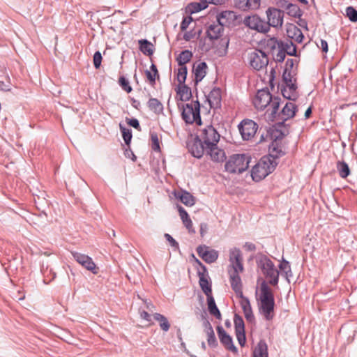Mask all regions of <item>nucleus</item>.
I'll use <instances>...</instances> for the list:
<instances>
[{
  "label": "nucleus",
  "mask_w": 357,
  "mask_h": 357,
  "mask_svg": "<svg viewBox=\"0 0 357 357\" xmlns=\"http://www.w3.org/2000/svg\"><path fill=\"white\" fill-rule=\"evenodd\" d=\"M119 83L121 88L127 93H130L132 91V89L130 86L128 80L125 77H120L119 79Z\"/></svg>",
  "instance_id": "nucleus-45"
},
{
  "label": "nucleus",
  "mask_w": 357,
  "mask_h": 357,
  "mask_svg": "<svg viewBox=\"0 0 357 357\" xmlns=\"http://www.w3.org/2000/svg\"><path fill=\"white\" fill-rule=\"evenodd\" d=\"M151 148L155 151H160V142L158 134L153 132L151 135Z\"/></svg>",
  "instance_id": "nucleus-43"
},
{
  "label": "nucleus",
  "mask_w": 357,
  "mask_h": 357,
  "mask_svg": "<svg viewBox=\"0 0 357 357\" xmlns=\"http://www.w3.org/2000/svg\"><path fill=\"white\" fill-rule=\"evenodd\" d=\"M282 79L286 84V86L291 90L296 89V78L292 75L291 72L287 68L284 69L282 74Z\"/></svg>",
  "instance_id": "nucleus-28"
},
{
  "label": "nucleus",
  "mask_w": 357,
  "mask_h": 357,
  "mask_svg": "<svg viewBox=\"0 0 357 357\" xmlns=\"http://www.w3.org/2000/svg\"><path fill=\"white\" fill-rule=\"evenodd\" d=\"M177 208L183 224L185 225L189 232L195 233V231L193 229L192 222L187 211L179 205L177 206Z\"/></svg>",
  "instance_id": "nucleus-23"
},
{
  "label": "nucleus",
  "mask_w": 357,
  "mask_h": 357,
  "mask_svg": "<svg viewBox=\"0 0 357 357\" xmlns=\"http://www.w3.org/2000/svg\"><path fill=\"white\" fill-rule=\"evenodd\" d=\"M207 65L205 62H200L193 66V73L195 75V81L197 84L202 81L206 75Z\"/></svg>",
  "instance_id": "nucleus-22"
},
{
  "label": "nucleus",
  "mask_w": 357,
  "mask_h": 357,
  "mask_svg": "<svg viewBox=\"0 0 357 357\" xmlns=\"http://www.w3.org/2000/svg\"><path fill=\"white\" fill-rule=\"evenodd\" d=\"M102 55L100 52H96L93 55V65L98 69L100 68L102 62Z\"/></svg>",
  "instance_id": "nucleus-53"
},
{
  "label": "nucleus",
  "mask_w": 357,
  "mask_h": 357,
  "mask_svg": "<svg viewBox=\"0 0 357 357\" xmlns=\"http://www.w3.org/2000/svg\"><path fill=\"white\" fill-rule=\"evenodd\" d=\"M199 283L202 290L204 291L206 296L212 295L211 285L208 280L204 276V275H202L199 277Z\"/></svg>",
  "instance_id": "nucleus-37"
},
{
  "label": "nucleus",
  "mask_w": 357,
  "mask_h": 357,
  "mask_svg": "<svg viewBox=\"0 0 357 357\" xmlns=\"http://www.w3.org/2000/svg\"><path fill=\"white\" fill-rule=\"evenodd\" d=\"M243 22L246 26L258 32L266 33L269 31L268 24L266 22L257 15L245 17Z\"/></svg>",
  "instance_id": "nucleus-9"
},
{
  "label": "nucleus",
  "mask_w": 357,
  "mask_h": 357,
  "mask_svg": "<svg viewBox=\"0 0 357 357\" xmlns=\"http://www.w3.org/2000/svg\"><path fill=\"white\" fill-rule=\"evenodd\" d=\"M234 5L236 8L242 10H248V0H234Z\"/></svg>",
  "instance_id": "nucleus-48"
},
{
  "label": "nucleus",
  "mask_w": 357,
  "mask_h": 357,
  "mask_svg": "<svg viewBox=\"0 0 357 357\" xmlns=\"http://www.w3.org/2000/svg\"><path fill=\"white\" fill-rule=\"evenodd\" d=\"M250 157L245 154L231 155L225 165V171L229 174H241L249 166Z\"/></svg>",
  "instance_id": "nucleus-4"
},
{
  "label": "nucleus",
  "mask_w": 357,
  "mask_h": 357,
  "mask_svg": "<svg viewBox=\"0 0 357 357\" xmlns=\"http://www.w3.org/2000/svg\"><path fill=\"white\" fill-rule=\"evenodd\" d=\"M208 100L211 107H218L221 101V91L219 89H213L208 96Z\"/></svg>",
  "instance_id": "nucleus-29"
},
{
  "label": "nucleus",
  "mask_w": 357,
  "mask_h": 357,
  "mask_svg": "<svg viewBox=\"0 0 357 357\" xmlns=\"http://www.w3.org/2000/svg\"><path fill=\"white\" fill-rule=\"evenodd\" d=\"M236 336L237 340L238 342V344L241 347H243L246 342L245 331H236Z\"/></svg>",
  "instance_id": "nucleus-52"
},
{
  "label": "nucleus",
  "mask_w": 357,
  "mask_h": 357,
  "mask_svg": "<svg viewBox=\"0 0 357 357\" xmlns=\"http://www.w3.org/2000/svg\"><path fill=\"white\" fill-rule=\"evenodd\" d=\"M147 105L150 110L157 114H160L163 112V105L157 98H150Z\"/></svg>",
  "instance_id": "nucleus-34"
},
{
  "label": "nucleus",
  "mask_w": 357,
  "mask_h": 357,
  "mask_svg": "<svg viewBox=\"0 0 357 357\" xmlns=\"http://www.w3.org/2000/svg\"><path fill=\"white\" fill-rule=\"evenodd\" d=\"M198 255L206 263H213L218 259V253L217 251L211 249L206 245H201L197 248Z\"/></svg>",
  "instance_id": "nucleus-16"
},
{
  "label": "nucleus",
  "mask_w": 357,
  "mask_h": 357,
  "mask_svg": "<svg viewBox=\"0 0 357 357\" xmlns=\"http://www.w3.org/2000/svg\"><path fill=\"white\" fill-rule=\"evenodd\" d=\"M277 162L271 157H263L252 167L251 176L255 181H260L274 171Z\"/></svg>",
  "instance_id": "nucleus-3"
},
{
  "label": "nucleus",
  "mask_w": 357,
  "mask_h": 357,
  "mask_svg": "<svg viewBox=\"0 0 357 357\" xmlns=\"http://www.w3.org/2000/svg\"><path fill=\"white\" fill-rule=\"evenodd\" d=\"M139 50L141 52L148 56L153 54V44L147 40H139Z\"/></svg>",
  "instance_id": "nucleus-35"
},
{
  "label": "nucleus",
  "mask_w": 357,
  "mask_h": 357,
  "mask_svg": "<svg viewBox=\"0 0 357 357\" xmlns=\"http://www.w3.org/2000/svg\"><path fill=\"white\" fill-rule=\"evenodd\" d=\"M187 76L186 66H179L177 73V81L178 84H184Z\"/></svg>",
  "instance_id": "nucleus-41"
},
{
  "label": "nucleus",
  "mask_w": 357,
  "mask_h": 357,
  "mask_svg": "<svg viewBox=\"0 0 357 357\" xmlns=\"http://www.w3.org/2000/svg\"><path fill=\"white\" fill-rule=\"evenodd\" d=\"M282 134L279 133V136H277L276 139L272 142L269 146L270 155L268 157H271L272 159L275 160V158L284 155L285 148L282 144Z\"/></svg>",
  "instance_id": "nucleus-14"
},
{
  "label": "nucleus",
  "mask_w": 357,
  "mask_h": 357,
  "mask_svg": "<svg viewBox=\"0 0 357 357\" xmlns=\"http://www.w3.org/2000/svg\"><path fill=\"white\" fill-rule=\"evenodd\" d=\"M165 237L166 238L167 241H168L169 242V243L172 245V246H176L178 245V243L177 242L168 234H165Z\"/></svg>",
  "instance_id": "nucleus-63"
},
{
  "label": "nucleus",
  "mask_w": 357,
  "mask_h": 357,
  "mask_svg": "<svg viewBox=\"0 0 357 357\" xmlns=\"http://www.w3.org/2000/svg\"><path fill=\"white\" fill-rule=\"evenodd\" d=\"M181 116L188 124L196 123L201 125L200 105L198 101H192L181 106Z\"/></svg>",
  "instance_id": "nucleus-5"
},
{
  "label": "nucleus",
  "mask_w": 357,
  "mask_h": 357,
  "mask_svg": "<svg viewBox=\"0 0 357 357\" xmlns=\"http://www.w3.org/2000/svg\"><path fill=\"white\" fill-rule=\"evenodd\" d=\"M202 143H199V144L195 143L190 147V151L194 157L201 158L203 155L204 151L205 149V146L202 145Z\"/></svg>",
  "instance_id": "nucleus-40"
},
{
  "label": "nucleus",
  "mask_w": 357,
  "mask_h": 357,
  "mask_svg": "<svg viewBox=\"0 0 357 357\" xmlns=\"http://www.w3.org/2000/svg\"><path fill=\"white\" fill-rule=\"evenodd\" d=\"M223 26L218 22L216 24H211L207 29V36L211 40L218 39L223 31Z\"/></svg>",
  "instance_id": "nucleus-24"
},
{
  "label": "nucleus",
  "mask_w": 357,
  "mask_h": 357,
  "mask_svg": "<svg viewBox=\"0 0 357 357\" xmlns=\"http://www.w3.org/2000/svg\"><path fill=\"white\" fill-rule=\"evenodd\" d=\"M287 8L290 15L294 17L299 15L298 13L300 12V9L296 5L289 3Z\"/></svg>",
  "instance_id": "nucleus-54"
},
{
  "label": "nucleus",
  "mask_w": 357,
  "mask_h": 357,
  "mask_svg": "<svg viewBox=\"0 0 357 357\" xmlns=\"http://www.w3.org/2000/svg\"><path fill=\"white\" fill-rule=\"evenodd\" d=\"M258 129L257 124L252 120H243L239 125V131L245 140H250L256 134Z\"/></svg>",
  "instance_id": "nucleus-11"
},
{
  "label": "nucleus",
  "mask_w": 357,
  "mask_h": 357,
  "mask_svg": "<svg viewBox=\"0 0 357 357\" xmlns=\"http://www.w3.org/2000/svg\"><path fill=\"white\" fill-rule=\"evenodd\" d=\"M192 23V18L190 16H186L183 18L181 24V31H185L188 28H190V25Z\"/></svg>",
  "instance_id": "nucleus-49"
},
{
  "label": "nucleus",
  "mask_w": 357,
  "mask_h": 357,
  "mask_svg": "<svg viewBox=\"0 0 357 357\" xmlns=\"http://www.w3.org/2000/svg\"><path fill=\"white\" fill-rule=\"evenodd\" d=\"M229 261L230 265L228 271H243V258L239 248H232L229 249Z\"/></svg>",
  "instance_id": "nucleus-7"
},
{
  "label": "nucleus",
  "mask_w": 357,
  "mask_h": 357,
  "mask_svg": "<svg viewBox=\"0 0 357 357\" xmlns=\"http://www.w3.org/2000/svg\"><path fill=\"white\" fill-rule=\"evenodd\" d=\"M237 20V15L235 12L231 10H225L220 13L218 17L217 20L223 26L234 25Z\"/></svg>",
  "instance_id": "nucleus-20"
},
{
  "label": "nucleus",
  "mask_w": 357,
  "mask_h": 357,
  "mask_svg": "<svg viewBox=\"0 0 357 357\" xmlns=\"http://www.w3.org/2000/svg\"><path fill=\"white\" fill-rule=\"evenodd\" d=\"M336 167L341 178H345L349 175L350 169L345 162L338 161Z\"/></svg>",
  "instance_id": "nucleus-36"
},
{
  "label": "nucleus",
  "mask_w": 357,
  "mask_h": 357,
  "mask_svg": "<svg viewBox=\"0 0 357 357\" xmlns=\"http://www.w3.org/2000/svg\"><path fill=\"white\" fill-rule=\"evenodd\" d=\"M243 248L247 251H255L256 250V246L252 243L247 242L243 245Z\"/></svg>",
  "instance_id": "nucleus-60"
},
{
  "label": "nucleus",
  "mask_w": 357,
  "mask_h": 357,
  "mask_svg": "<svg viewBox=\"0 0 357 357\" xmlns=\"http://www.w3.org/2000/svg\"><path fill=\"white\" fill-rule=\"evenodd\" d=\"M72 255L76 261L81 264L86 269L91 271L93 274L98 273V268L96 266V264L90 257L77 252H73Z\"/></svg>",
  "instance_id": "nucleus-12"
},
{
  "label": "nucleus",
  "mask_w": 357,
  "mask_h": 357,
  "mask_svg": "<svg viewBox=\"0 0 357 357\" xmlns=\"http://www.w3.org/2000/svg\"><path fill=\"white\" fill-rule=\"evenodd\" d=\"M261 0H248L249 10H256L260 6Z\"/></svg>",
  "instance_id": "nucleus-57"
},
{
  "label": "nucleus",
  "mask_w": 357,
  "mask_h": 357,
  "mask_svg": "<svg viewBox=\"0 0 357 357\" xmlns=\"http://www.w3.org/2000/svg\"><path fill=\"white\" fill-rule=\"evenodd\" d=\"M228 273L232 289L237 296L242 297V282L239 273H243V271H228Z\"/></svg>",
  "instance_id": "nucleus-18"
},
{
  "label": "nucleus",
  "mask_w": 357,
  "mask_h": 357,
  "mask_svg": "<svg viewBox=\"0 0 357 357\" xmlns=\"http://www.w3.org/2000/svg\"><path fill=\"white\" fill-rule=\"evenodd\" d=\"M126 122L129 126H130L136 129L139 130L140 128L139 121L136 119H127Z\"/></svg>",
  "instance_id": "nucleus-58"
},
{
  "label": "nucleus",
  "mask_w": 357,
  "mask_h": 357,
  "mask_svg": "<svg viewBox=\"0 0 357 357\" xmlns=\"http://www.w3.org/2000/svg\"><path fill=\"white\" fill-rule=\"evenodd\" d=\"M220 43L221 45L224 47V50H226L228 47L229 40L227 37H225L220 39Z\"/></svg>",
  "instance_id": "nucleus-62"
},
{
  "label": "nucleus",
  "mask_w": 357,
  "mask_h": 357,
  "mask_svg": "<svg viewBox=\"0 0 357 357\" xmlns=\"http://www.w3.org/2000/svg\"><path fill=\"white\" fill-rule=\"evenodd\" d=\"M279 268L282 272H284L287 278L291 273V267L288 261H282L279 266Z\"/></svg>",
  "instance_id": "nucleus-50"
},
{
  "label": "nucleus",
  "mask_w": 357,
  "mask_h": 357,
  "mask_svg": "<svg viewBox=\"0 0 357 357\" xmlns=\"http://www.w3.org/2000/svg\"><path fill=\"white\" fill-rule=\"evenodd\" d=\"M240 298H241L240 305L243 309L245 319L249 322H251V323L253 322L255 320V317H254V314H253V312L252 310V307H251V305L250 303L249 300L247 298L243 297V296H242V297H240Z\"/></svg>",
  "instance_id": "nucleus-21"
},
{
  "label": "nucleus",
  "mask_w": 357,
  "mask_h": 357,
  "mask_svg": "<svg viewBox=\"0 0 357 357\" xmlns=\"http://www.w3.org/2000/svg\"><path fill=\"white\" fill-rule=\"evenodd\" d=\"M296 90V89H294L293 91L285 86V88L282 90V95L287 99L295 100L297 96Z\"/></svg>",
  "instance_id": "nucleus-47"
},
{
  "label": "nucleus",
  "mask_w": 357,
  "mask_h": 357,
  "mask_svg": "<svg viewBox=\"0 0 357 357\" xmlns=\"http://www.w3.org/2000/svg\"><path fill=\"white\" fill-rule=\"evenodd\" d=\"M206 155L210 157V159L216 163H222L226 159V153L225 151L217 146L211 145L205 147Z\"/></svg>",
  "instance_id": "nucleus-13"
},
{
  "label": "nucleus",
  "mask_w": 357,
  "mask_h": 357,
  "mask_svg": "<svg viewBox=\"0 0 357 357\" xmlns=\"http://www.w3.org/2000/svg\"><path fill=\"white\" fill-rule=\"evenodd\" d=\"M220 137L219 133L211 125H207L201 128L197 135L199 142L204 144L205 147L218 144Z\"/></svg>",
  "instance_id": "nucleus-6"
},
{
  "label": "nucleus",
  "mask_w": 357,
  "mask_h": 357,
  "mask_svg": "<svg viewBox=\"0 0 357 357\" xmlns=\"http://www.w3.org/2000/svg\"><path fill=\"white\" fill-rule=\"evenodd\" d=\"M266 45L271 49L273 50L276 47L280 48L281 46V43L278 40L275 38H271L267 40Z\"/></svg>",
  "instance_id": "nucleus-51"
},
{
  "label": "nucleus",
  "mask_w": 357,
  "mask_h": 357,
  "mask_svg": "<svg viewBox=\"0 0 357 357\" xmlns=\"http://www.w3.org/2000/svg\"><path fill=\"white\" fill-rule=\"evenodd\" d=\"M207 297V304L208 309L211 314L215 316L217 319H221V314L216 306L215 300L212 295L206 296Z\"/></svg>",
  "instance_id": "nucleus-33"
},
{
  "label": "nucleus",
  "mask_w": 357,
  "mask_h": 357,
  "mask_svg": "<svg viewBox=\"0 0 357 357\" xmlns=\"http://www.w3.org/2000/svg\"><path fill=\"white\" fill-rule=\"evenodd\" d=\"M188 8L189 10L192 12V13H194V12H197L200 10H202V8H201V6L199 3H191L189 6H188Z\"/></svg>",
  "instance_id": "nucleus-59"
},
{
  "label": "nucleus",
  "mask_w": 357,
  "mask_h": 357,
  "mask_svg": "<svg viewBox=\"0 0 357 357\" xmlns=\"http://www.w3.org/2000/svg\"><path fill=\"white\" fill-rule=\"evenodd\" d=\"M175 197L187 206H192L195 204V197L188 192L182 191L175 193Z\"/></svg>",
  "instance_id": "nucleus-27"
},
{
  "label": "nucleus",
  "mask_w": 357,
  "mask_h": 357,
  "mask_svg": "<svg viewBox=\"0 0 357 357\" xmlns=\"http://www.w3.org/2000/svg\"><path fill=\"white\" fill-rule=\"evenodd\" d=\"M177 96L181 101L188 100L191 96V89L184 84H178L176 88Z\"/></svg>",
  "instance_id": "nucleus-26"
},
{
  "label": "nucleus",
  "mask_w": 357,
  "mask_h": 357,
  "mask_svg": "<svg viewBox=\"0 0 357 357\" xmlns=\"http://www.w3.org/2000/svg\"><path fill=\"white\" fill-rule=\"evenodd\" d=\"M145 74L150 85L154 86L155 84L156 79H158L160 77L156 66L155 64H152L150 67V70H146Z\"/></svg>",
  "instance_id": "nucleus-31"
},
{
  "label": "nucleus",
  "mask_w": 357,
  "mask_h": 357,
  "mask_svg": "<svg viewBox=\"0 0 357 357\" xmlns=\"http://www.w3.org/2000/svg\"><path fill=\"white\" fill-rule=\"evenodd\" d=\"M252 102L257 109H264L267 106H269L267 112L271 110L270 115L272 118L275 117L280 106L279 100L276 98H273L270 92L264 89L257 91L252 100Z\"/></svg>",
  "instance_id": "nucleus-2"
},
{
  "label": "nucleus",
  "mask_w": 357,
  "mask_h": 357,
  "mask_svg": "<svg viewBox=\"0 0 357 357\" xmlns=\"http://www.w3.org/2000/svg\"><path fill=\"white\" fill-rule=\"evenodd\" d=\"M284 50H285V52L289 54V55H296V46L293 44L292 42H290L289 44H286V46L284 47Z\"/></svg>",
  "instance_id": "nucleus-55"
},
{
  "label": "nucleus",
  "mask_w": 357,
  "mask_h": 357,
  "mask_svg": "<svg viewBox=\"0 0 357 357\" xmlns=\"http://www.w3.org/2000/svg\"><path fill=\"white\" fill-rule=\"evenodd\" d=\"M204 332L206 335V340L208 344L211 347H215L218 345V342L215 336L213 329L210 323L205 324Z\"/></svg>",
  "instance_id": "nucleus-30"
},
{
  "label": "nucleus",
  "mask_w": 357,
  "mask_h": 357,
  "mask_svg": "<svg viewBox=\"0 0 357 357\" xmlns=\"http://www.w3.org/2000/svg\"><path fill=\"white\" fill-rule=\"evenodd\" d=\"M217 331L220 341L224 347L234 354H236L238 350L233 343L231 337L227 333L222 326H218Z\"/></svg>",
  "instance_id": "nucleus-15"
},
{
  "label": "nucleus",
  "mask_w": 357,
  "mask_h": 357,
  "mask_svg": "<svg viewBox=\"0 0 357 357\" xmlns=\"http://www.w3.org/2000/svg\"><path fill=\"white\" fill-rule=\"evenodd\" d=\"M259 301L260 313L266 320H271L275 315V301L272 290L265 282L261 284Z\"/></svg>",
  "instance_id": "nucleus-1"
},
{
  "label": "nucleus",
  "mask_w": 357,
  "mask_h": 357,
  "mask_svg": "<svg viewBox=\"0 0 357 357\" xmlns=\"http://www.w3.org/2000/svg\"><path fill=\"white\" fill-rule=\"evenodd\" d=\"M346 15L351 22H357V10L353 7L349 6L347 8Z\"/></svg>",
  "instance_id": "nucleus-46"
},
{
  "label": "nucleus",
  "mask_w": 357,
  "mask_h": 357,
  "mask_svg": "<svg viewBox=\"0 0 357 357\" xmlns=\"http://www.w3.org/2000/svg\"><path fill=\"white\" fill-rule=\"evenodd\" d=\"M253 357H268V347L264 341H259L255 347Z\"/></svg>",
  "instance_id": "nucleus-32"
},
{
  "label": "nucleus",
  "mask_w": 357,
  "mask_h": 357,
  "mask_svg": "<svg viewBox=\"0 0 357 357\" xmlns=\"http://www.w3.org/2000/svg\"><path fill=\"white\" fill-rule=\"evenodd\" d=\"M192 56V54L189 50L183 51L177 57V61L179 66H185V65L188 63Z\"/></svg>",
  "instance_id": "nucleus-38"
},
{
  "label": "nucleus",
  "mask_w": 357,
  "mask_h": 357,
  "mask_svg": "<svg viewBox=\"0 0 357 357\" xmlns=\"http://www.w3.org/2000/svg\"><path fill=\"white\" fill-rule=\"evenodd\" d=\"M287 36L292 40L301 43L303 41L304 36L301 30L294 24H287L286 25Z\"/></svg>",
  "instance_id": "nucleus-19"
},
{
  "label": "nucleus",
  "mask_w": 357,
  "mask_h": 357,
  "mask_svg": "<svg viewBox=\"0 0 357 357\" xmlns=\"http://www.w3.org/2000/svg\"><path fill=\"white\" fill-rule=\"evenodd\" d=\"M234 321L235 325V332L245 331L244 321L241 317L235 314Z\"/></svg>",
  "instance_id": "nucleus-42"
},
{
  "label": "nucleus",
  "mask_w": 357,
  "mask_h": 357,
  "mask_svg": "<svg viewBox=\"0 0 357 357\" xmlns=\"http://www.w3.org/2000/svg\"><path fill=\"white\" fill-rule=\"evenodd\" d=\"M183 38L186 41H190V40L193 39L196 36V32L193 29H191L189 31H188L186 30L185 31H183Z\"/></svg>",
  "instance_id": "nucleus-56"
},
{
  "label": "nucleus",
  "mask_w": 357,
  "mask_h": 357,
  "mask_svg": "<svg viewBox=\"0 0 357 357\" xmlns=\"http://www.w3.org/2000/svg\"><path fill=\"white\" fill-rule=\"evenodd\" d=\"M153 317L157 321L159 322L160 328L162 331H164L165 332L169 331V329L170 328V324H169L167 319L165 316H163L162 314H159V313H155L153 314Z\"/></svg>",
  "instance_id": "nucleus-39"
},
{
  "label": "nucleus",
  "mask_w": 357,
  "mask_h": 357,
  "mask_svg": "<svg viewBox=\"0 0 357 357\" xmlns=\"http://www.w3.org/2000/svg\"><path fill=\"white\" fill-rule=\"evenodd\" d=\"M120 128H121V131L122 132V136H123L125 143L127 145H129L131 142L132 137L131 130L129 129H127L126 128H123L122 126H120Z\"/></svg>",
  "instance_id": "nucleus-44"
},
{
  "label": "nucleus",
  "mask_w": 357,
  "mask_h": 357,
  "mask_svg": "<svg viewBox=\"0 0 357 357\" xmlns=\"http://www.w3.org/2000/svg\"><path fill=\"white\" fill-rule=\"evenodd\" d=\"M268 24L273 27H281L283 24L284 12L275 8H268L266 12Z\"/></svg>",
  "instance_id": "nucleus-10"
},
{
  "label": "nucleus",
  "mask_w": 357,
  "mask_h": 357,
  "mask_svg": "<svg viewBox=\"0 0 357 357\" xmlns=\"http://www.w3.org/2000/svg\"><path fill=\"white\" fill-rule=\"evenodd\" d=\"M284 58H285V53L282 50L279 51L275 56V59L278 62L283 61Z\"/></svg>",
  "instance_id": "nucleus-61"
},
{
  "label": "nucleus",
  "mask_w": 357,
  "mask_h": 357,
  "mask_svg": "<svg viewBox=\"0 0 357 357\" xmlns=\"http://www.w3.org/2000/svg\"><path fill=\"white\" fill-rule=\"evenodd\" d=\"M296 112V107L294 103L288 102L283 107L281 112V118L284 121H287L291 118H293Z\"/></svg>",
  "instance_id": "nucleus-25"
},
{
  "label": "nucleus",
  "mask_w": 357,
  "mask_h": 357,
  "mask_svg": "<svg viewBox=\"0 0 357 357\" xmlns=\"http://www.w3.org/2000/svg\"><path fill=\"white\" fill-rule=\"evenodd\" d=\"M263 271L264 273L270 278L269 283L276 285L278 282L279 272L271 261L268 260L263 264Z\"/></svg>",
  "instance_id": "nucleus-17"
},
{
  "label": "nucleus",
  "mask_w": 357,
  "mask_h": 357,
  "mask_svg": "<svg viewBox=\"0 0 357 357\" xmlns=\"http://www.w3.org/2000/svg\"><path fill=\"white\" fill-rule=\"evenodd\" d=\"M249 63L255 70H259L266 67L268 63L266 54L259 50H255L249 54Z\"/></svg>",
  "instance_id": "nucleus-8"
},
{
  "label": "nucleus",
  "mask_w": 357,
  "mask_h": 357,
  "mask_svg": "<svg viewBox=\"0 0 357 357\" xmlns=\"http://www.w3.org/2000/svg\"><path fill=\"white\" fill-rule=\"evenodd\" d=\"M208 229V226L206 223H202L200 225V234L202 236H204L206 233Z\"/></svg>",
  "instance_id": "nucleus-64"
}]
</instances>
